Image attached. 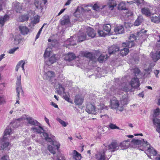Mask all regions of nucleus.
Returning a JSON list of instances; mask_svg holds the SVG:
<instances>
[{"label":"nucleus","instance_id":"6e6552de","mask_svg":"<svg viewBox=\"0 0 160 160\" xmlns=\"http://www.w3.org/2000/svg\"><path fill=\"white\" fill-rule=\"evenodd\" d=\"M107 150L104 149L103 152H99L95 155V158L97 160H105V155L108 156V153L107 152Z\"/></svg>","mask_w":160,"mask_h":160},{"label":"nucleus","instance_id":"2eb2a0df","mask_svg":"<svg viewBox=\"0 0 160 160\" xmlns=\"http://www.w3.org/2000/svg\"><path fill=\"white\" fill-rule=\"evenodd\" d=\"M75 58L76 56L73 53L69 52L65 55L64 58L65 61L69 62L75 59Z\"/></svg>","mask_w":160,"mask_h":160},{"label":"nucleus","instance_id":"4be33fe9","mask_svg":"<svg viewBox=\"0 0 160 160\" xmlns=\"http://www.w3.org/2000/svg\"><path fill=\"white\" fill-rule=\"evenodd\" d=\"M87 35L86 33L79 32L78 41L82 42L86 39Z\"/></svg>","mask_w":160,"mask_h":160},{"label":"nucleus","instance_id":"423d86ee","mask_svg":"<svg viewBox=\"0 0 160 160\" xmlns=\"http://www.w3.org/2000/svg\"><path fill=\"white\" fill-rule=\"evenodd\" d=\"M119 146L120 145L117 142H112L108 146L106 147L104 149H106V150H107L108 156L110 157L111 156V152H115L119 149Z\"/></svg>","mask_w":160,"mask_h":160},{"label":"nucleus","instance_id":"58836bf2","mask_svg":"<svg viewBox=\"0 0 160 160\" xmlns=\"http://www.w3.org/2000/svg\"><path fill=\"white\" fill-rule=\"evenodd\" d=\"M83 56L86 58H89L90 60H92L94 58L93 54L90 52H84Z\"/></svg>","mask_w":160,"mask_h":160},{"label":"nucleus","instance_id":"6e6d98bb","mask_svg":"<svg viewBox=\"0 0 160 160\" xmlns=\"http://www.w3.org/2000/svg\"><path fill=\"white\" fill-rule=\"evenodd\" d=\"M22 118H19L16 119H15L13 122H12L13 124H15L16 123H17L18 122L19 123L20 121H22Z\"/></svg>","mask_w":160,"mask_h":160},{"label":"nucleus","instance_id":"052dcab7","mask_svg":"<svg viewBox=\"0 0 160 160\" xmlns=\"http://www.w3.org/2000/svg\"><path fill=\"white\" fill-rule=\"evenodd\" d=\"M100 117L101 118H102V119H104L105 118H108V116L107 114H102L100 115Z\"/></svg>","mask_w":160,"mask_h":160},{"label":"nucleus","instance_id":"f3484780","mask_svg":"<svg viewBox=\"0 0 160 160\" xmlns=\"http://www.w3.org/2000/svg\"><path fill=\"white\" fill-rule=\"evenodd\" d=\"M141 12L143 15H144L147 17H150L152 15V12L150 9L147 7L142 8Z\"/></svg>","mask_w":160,"mask_h":160},{"label":"nucleus","instance_id":"39448f33","mask_svg":"<svg viewBox=\"0 0 160 160\" xmlns=\"http://www.w3.org/2000/svg\"><path fill=\"white\" fill-rule=\"evenodd\" d=\"M157 42L156 46L158 51L155 52H152V58L154 62H157L160 58V35H158L157 36Z\"/></svg>","mask_w":160,"mask_h":160},{"label":"nucleus","instance_id":"2f4dec72","mask_svg":"<svg viewBox=\"0 0 160 160\" xmlns=\"http://www.w3.org/2000/svg\"><path fill=\"white\" fill-rule=\"evenodd\" d=\"M147 151L148 152L151 156H154L157 154L156 151L154 150L152 147L148 148Z\"/></svg>","mask_w":160,"mask_h":160},{"label":"nucleus","instance_id":"5fc2aeb1","mask_svg":"<svg viewBox=\"0 0 160 160\" xmlns=\"http://www.w3.org/2000/svg\"><path fill=\"white\" fill-rule=\"evenodd\" d=\"M18 49V47H17L16 48L11 49L9 50V53L10 54H12L14 52Z\"/></svg>","mask_w":160,"mask_h":160},{"label":"nucleus","instance_id":"603ef678","mask_svg":"<svg viewBox=\"0 0 160 160\" xmlns=\"http://www.w3.org/2000/svg\"><path fill=\"white\" fill-rule=\"evenodd\" d=\"M46 24L44 23L43 24V26H42V27L39 29V31L38 32L37 34L36 35V39H37L39 37L40 35V34L41 32L42 29V28H43L44 26L45 25H46Z\"/></svg>","mask_w":160,"mask_h":160},{"label":"nucleus","instance_id":"b1692460","mask_svg":"<svg viewBox=\"0 0 160 160\" xmlns=\"http://www.w3.org/2000/svg\"><path fill=\"white\" fill-rule=\"evenodd\" d=\"M87 34L88 36L91 38H94L95 37L96 33L94 32L93 29L90 27H88L87 29Z\"/></svg>","mask_w":160,"mask_h":160},{"label":"nucleus","instance_id":"412c9836","mask_svg":"<svg viewBox=\"0 0 160 160\" xmlns=\"http://www.w3.org/2000/svg\"><path fill=\"white\" fill-rule=\"evenodd\" d=\"M114 31L116 34L122 33L124 31V27L122 25L116 27L114 29Z\"/></svg>","mask_w":160,"mask_h":160},{"label":"nucleus","instance_id":"774afa93","mask_svg":"<svg viewBox=\"0 0 160 160\" xmlns=\"http://www.w3.org/2000/svg\"><path fill=\"white\" fill-rule=\"evenodd\" d=\"M23 62H25V61L23 60H21L18 62V64H19V66L20 67L21 65H22Z\"/></svg>","mask_w":160,"mask_h":160},{"label":"nucleus","instance_id":"de8ad7c7","mask_svg":"<svg viewBox=\"0 0 160 160\" xmlns=\"http://www.w3.org/2000/svg\"><path fill=\"white\" fill-rule=\"evenodd\" d=\"M73 156L74 157H77L79 159L81 158V154L75 150H74L73 151Z\"/></svg>","mask_w":160,"mask_h":160},{"label":"nucleus","instance_id":"69168bd1","mask_svg":"<svg viewBox=\"0 0 160 160\" xmlns=\"http://www.w3.org/2000/svg\"><path fill=\"white\" fill-rule=\"evenodd\" d=\"M65 10V8H64V9H61V11H60V12L58 13V16H59L60 14H61L62 13L64 12V11Z\"/></svg>","mask_w":160,"mask_h":160},{"label":"nucleus","instance_id":"20e7f679","mask_svg":"<svg viewBox=\"0 0 160 160\" xmlns=\"http://www.w3.org/2000/svg\"><path fill=\"white\" fill-rule=\"evenodd\" d=\"M26 119L28 123L32 125H35L31 128L34 132H36L38 133L43 131L42 128L39 125L40 123L36 120H34L31 118H27Z\"/></svg>","mask_w":160,"mask_h":160},{"label":"nucleus","instance_id":"e433bc0d","mask_svg":"<svg viewBox=\"0 0 160 160\" xmlns=\"http://www.w3.org/2000/svg\"><path fill=\"white\" fill-rule=\"evenodd\" d=\"M119 144L120 145L119 149H125L128 148L129 146V144L128 143H126L125 141H123L122 142Z\"/></svg>","mask_w":160,"mask_h":160},{"label":"nucleus","instance_id":"bf43d9fd","mask_svg":"<svg viewBox=\"0 0 160 160\" xmlns=\"http://www.w3.org/2000/svg\"><path fill=\"white\" fill-rule=\"evenodd\" d=\"M17 97L16 98V103H19V100L20 99V92H19V94L18 95V93H17Z\"/></svg>","mask_w":160,"mask_h":160},{"label":"nucleus","instance_id":"aec40b11","mask_svg":"<svg viewBox=\"0 0 160 160\" xmlns=\"http://www.w3.org/2000/svg\"><path fill=\"white\" fill-rule=\"evenodd\" d=\"M19 29L21 33L23 35H26L28 34L29 32L28 28L23 25H20L19 27Z\"/></svg>","mask_w":160,"mask_h":160},{"label":"nucleus","instance_id":"7ed1b4c3","mask_svg":"<svg viewBox=\"0 0 160 160\" xmlns=\"http://www.w3.org/2000/svg\"><path fill=\"white\" fill-rule=\"evenodd\" d=\"M133 72L136 77L132 78L130 83L131 87L133 88H137L140 86L139 78H142L141 72L139 69L138 68H135L133 69Z\"/></svg>","mask_w":160,"mask_h":160},{"label":"nucleus","instance_id":"4d7b16f0","mask_svg":"<svg viewBox=\"0 0 160 160\" xmlns=\"http://www.w3.org/2000/svg\"><path fill=\"white\" fill-rule=\"evenodd\" d=\"M39 21V18L38 17H35L34 19V22L35 24L38 22Z\"/></svg>","mask_w":160,"mask_h":160},{"label":"nucleus","instance_id":"8fccbe9b","mask_svg":"<svg viewBox=\"0 0 160 160\" xmlns=\"http://www.w3.org/2000/svg\"><path fill=\"white\" fill-rule=\"evenodd\" d=\"M100 7L97 3L94 4L92 7V9L96 11H98L100 10Z\"/></svg>","mask_w":160,"mask_h":160},{"label":"nucleus","instance_id":"7c9ffc66","mask_svg":"<svg viewBox=\"0 0 160 160\" xmlns=\"http://www.w3.org/2000/svg\"><path fill=\"white\" fill-rule=\"evenodd\" d=\"M143 20L142 17V16L138 17L137 20L134 23V25L135 26H138L143 22Z\"/></svg>","mask_w":160,"mask_h":160},{"label":"nucleus","instance_id":"a878e982","mask_svg":"<svg viewBox=\"0 0 160 160\" xmlns=\"http://www.w3.org/2000/svg\"><path fill=\"white\" fill-rule=\"evenodd\" d=\"M103 29L106 32L107 34L109 35L112 34V32L111 31V26L110 24H106L103 25Z\"/></svg>","mask_w":160,"mask_h":160},{"label":"nucleus","instance_id":"cd10ccee","mask_svg":"<svg viewBox=\"0 0 160 160\" xmlns=\"http://www.w3.org/2000/svg\"><path fill=\"white\" fill-rule=\"evenodd\" d=\"M108 5L109 9L112 10L116 6V1L114 0H109L108 2Z\"/></svg>","mask_w":160,"mask_h":160},{"label":"nucleus","instance_id":"864d4df0","mask_svg":"<svg viewBox=\"0 0 160 160\" xmlns=\"http://www.w3.org/2000/svg\"><path fill=\"white\" fill-rule=\"evenodd\" d=\"M51 50L50 48H47L45 51L44 55L49 56L50 55V52Z\"/></svg>","mask_w":160,"mask_h":160},{"label":"nucleus","instance_id":"f03ea898","mask_svg":"<svg viewBox=\"0 0 160 160\" xmlns=\"http://www.w3.org/2000/svg\"><path fill=\"white\" fill-rule=\"evenodd\" d=\"M108 109V107L103 104H100L96 108L94 105L90 103L87 106L86 111L89 114H96L98 112L100 113H105V111H106Z\"/></svg>","mask_w":160,"mask_h":160},{"label":"nucleus","instance_id":"6ab92c4d","mask_svg":"<svg viewBox=\"0 0 160 160\" xmlns=\"http://www.w3.org/2000/svg\"><path fill=\"white\" fill-rule=\"evenodd\" d=\"M119 50V48L118 47L115 45L112 46L108 48V52L110 55L114 53Z\"/></svg>","mask_w":160,"mask_h":160},{"label":"nucleus","instance_id":"5701e85b","mask_svg":"<svg viewBox=\"0 0 160 160\" xmlns=\"http://www.w3.org/2000/svg\"><path fill=\"white\" fill-rule=\"evenodd\" d=\"M132 142L135 144L138 145H141V144L142 143V142H143V143L145 144L146 145L148 146L149 145V143L147 141H144V139L140 140L138 139H133L132 140Z\"/></svg>","mask_w":160,"mask_h":160},{"label":"nucleus","instance_id":"4c0bfd02","mask_svg":"<svg viewBox=\"0 0 160 160\" xmlns=\"http://www.w3.org/2000/svg\"><path fill=\"white\" fill-rule=\"evenodd\" d=\"M129 52L128 48H123L122 49H121L120 51V53L122 56H126L128 53Z\"/></svg>","mask_w":160,"mask_h":160},{"label":"nucleus","instance_id":"c756f323","mask_svg":"<svg viewBox=\"0 0 160 160\" xmlns=\"http://www.w3.org/2000/svg\"><path fill=\"white\" fill-rule=\"evenodd\" d=\"M150 18L151 21L152 22L156 23L160 22V15H159L151 17Z\"/></svg>","mask_w":160,"mask_h":160},{"label":"nucleus","instance_id":"f257e3e1","mask_svg":"<svg viewBox=\"0 0 160 160\" xmlns=\"http://www.w3.org/2000/svg\"><path fill=\"white\" fill-rule=\"evenodd\" d=\"M44 130L41 132L39 133L41 135V136L42 138H44L45 140L48 142L51 143L53 146L49 145L48 146V150L53 154L56 153V150H58L60 147V145L58 142L55 141H53L51 138L49 137V135L47 133L44 132Z\"/></svg>","mask_w":160,"mask_h":160},{"label":"nucleus","instance_id":"dca6fc26","mask_svg":"<svg viewBox=\"0 0 160 160\" xmlns=\"http://www.w3.org/2000/svg\"><path fill=\"white\" fill-rule=\"evenodd\" d=\"M55 74L54 72L51 71L45 72L44 74V77L47 80H48L49 81H50L52 78H53L55 77Z\"/></svg>","mask_w":160,"mask_h":160},{"label":"nucleus","instance_id":"338daca9","mask_svg":"<svg viewBox=\"0 0 160 160\" xmlns=\"http://www.w3.org/2000/svg\"><path fill=\"white\" fill-rule=\"evenodd\" d=\"M64 99L67 101L68 102H70L69 100H70V98H69L67 96H64Z\"/></svg>","mask_w":160,"mask_h":160},{"label":"nucleus","instance_id":"473e14b6","mask_svg":"<svg viewBox=\"0 0 160 160\" xmlns=\"http://www.w3.org/2000/svg\"><path fill=\"white\" fill-rule=\"evenodd\" d=\"M28 19V14H24L19 17L18 21L20 22H22L27 21Z\"/></svg>","mask_w":160,"mask_h":160},{"label":"nucleus","instance_id":"09e8293b","mask_svg":"<svg viewBox=\"0 0 160 160\" xmlns=\"http://www.w3.org/2000/svg\"><path fill=\"white\" fill-rule=\"evenodd\" d=\"M98 33L99 36L101 37H105L108 34L104 32L102 30H98Z\"/></svg>","mask_w":160,"mask_h":160},{"label":"nucleus","instance_id":"f704fd0d","mask_svg":"<svg viewBox=\"0 0 160 160\" xmlns=\"http://www.w3.org/2000/svg\"><path fill=\"white\" fill-rule=\"evenodd\" d=\"M120 91H123L126 92H132L133 91L132 88L130 87V86H126L124 87L120 88Z\"/></svg>","mask_w":160,"mask_h":160},{"label":"nucleus","instance_id":"f8f14e48","mask_svg":"<svg viewBox=\"0 0 160 160\" xmlns=\"http://www.w3.org/2000/svg\"><path fill=\"white\" fill-rule=\"evenodd\" d=\"M16 90L17 93H18L19 94V92H23V91L22 89L21 84V80L20 76L19 77L17 78V81L16 83Z\"/></svg>","mask_w":160,"mask_h":160},{"label":"nucleus","instance_id":"0e129e2a","mask_svg":"<svg viewBox=\"0 0 160 160\" xmlns=\"http://www.w3.org/2000/svg\"><path fill=\"white\" fill-rule=\"evenodd\" d=\"M51 105L55 108H58V106L53 102H52Z\"/></svg>","mask_w":160,"mask_h":160},{"label":"nucleus","instance_id":"a211bd4d","mask_svg":"<svg viewBox=\"0 0 160 160\" xmlns=\"http://www.w3.org/2000/svg\"><path fill=\"white\" fill-rule=\"evenodd\" d=\"M70 22L69 16L68 15H66L62 18L60 23L62 25H64L68 24Z\"/></svg>","mask_w":160,"mask_h":160},{"label":"nucleus","instance_id":"a19ab883","mask_svg":"<svg viewBox=\"0 0 160 160\" xmlns=\"http://www.w3.org/2000/svg\"><path fill=\"white\" fill-rule=\"evenodd\" d=\"M152 71V68L151 67H149L148 68L145 69L144 70V74L143 76L144 77H147L149 75Z\"/></svg>","mask_w":160,"mask_h":160},{"label":"nucleus","instance_id":"c9c22d12","mask_svg":"<svg viewBox=\"0 0 160 160\" xmlns=\"http://www.w3.org/2000/svg\"><path fill=\"white\" fill-rule=\"evenodd\" d=\"M11 132L12 130L10 128H8L6 129L4 132V134L3 138L4 140H5V138L7 139V138H8L7 135H9L11 134Z\"/></svg>","mask_w":160,"mask_h":160},{"label":"nucleus","instance_id":"37998d69","mask_svg":"<svg viewBox=\"0 0 160 160\" xmlns=\"http://www.w3.org/2000/svg\"><path fill=\"white\" fill-rule=\"evenodd\" d=\"M153 124L156 126L160 124V119L157 118H153L152 119Z\"/></svg>","mask_w":160,"mask_h":160},{"label":"nucleus","instance_id":"9b49d317","mask_svg":"<svg viewBox=\"0 0 160 160\" xmlns=\"http://www.w3.org/2000/svg\"><path fill=\"white\" fill-rule=\"evenodd\" d=\"M7 139L5 138L4 140L3 138V141L2 142L1 146V149L8 151L10 149L11 145L9 142L6 141Z\"/></svg>","mask_w":160,"mask_h":160},{"label":"nucleus","instance_id":"c85d7f7f","mask_svg":"<svg viewBox=\"0 0 160 160\" xmlns=\"http://www.w3.org/2000/svg\"><path fill=\"white\" fill-rule=\"evenodd\" d=\"M133 40H131V41H127L125 42L122 43V45L124 47H127L128 48H132L134 46Z\"/></svg>","mask_w":160,"mask_h":160},{"label":"nucleus","instance_id":"72a5a7b5","mask_svg":"<svg viewBox=\"0 0 160 160\" xmlns=\"http://www.w3.org/2000/svg\"><path fill=\"white\" fill-rule=\"evenodd\" d=\"M108 57L107 54H102L98 58V60L101 63L103 61H106Z\"/></svg>","mask_w":160,"mask_h":160},{"label":"nucleus","instance_id":"13d9d810","mask_svg":"<svg viewBox=\"0 0 160 160\" xmlns=\"http://www.w3.org/2000/svg\"><path fill=\"white\" fill-rule=\"evenodd\" d=\"M9 158L8 156V155H5L2 156L0 160H8Z\"/></svg>","mask_w":160,"mask_h":160},{"label":"nucleus","instance_id":"a18cd8bd","mask_svg":"<svg viewBox=\"0 0 160 160\" xmlns=\"http://www.w3.org/2000/svg\"><path fill=\"white\" fill-rule=\"evenodd\" d=\"M57 120L63 127H66L68 125V123H66L60 118H57Z\"/></svg>","mask_w":160,"mask_h":160},{"label":"nucleus","instance_id":"393cba45","mask_svg":"<svg viewBox=\"0 0 160 160\" xmlns=\"http://www.w3.org/2000/svg\"><path fill=\"white\" fill-rule=\"evenodd\" d=\"M13 7L17 12H20L22 9V5L18 2H15L13 4Z\"/></svg>","mask_w":160,"mask_h":160},{"label":"nucleus","instance_id":"79ce46f5","mask_svg":"<svg viewBox=\"0 0 160 160\" xmlns=\"http://www.w3.org/2000/svg\"><path fill=\"white\" fill-rule=\"evenodd\" d=\"M160 109L159 108H158L154 111V114L153 115V117L154 118H156L160 114Z\"/></svg>","mask_w":160,"mask_h":160},{"label":"nucleus","instance_id":"9d476101","mask_svg":"<svg viewBox=\"0 0 160 160\" xmlns=\"http://www.w3.org/2000/svg\"><path fill=\"white\" fill-rule=\"evenodd\" d=\"M84 100L83 97L79 95L75 96L74 102L76 105H81L82 103Z\"/></svg>","mask_w":160,"mask_h":160},{"label":"nucleus","instance_id":"bb28decb","mask_svg":"<svg viewBox=\"0 0 160 160\" xmlns=\"http://www.w3.org/2000/svg\"><path fill=\"white\" fill-rule=\"evenodd\" d=\"M9 16L7 14L4 16L1 17L0 18V25H1L2 26H3L5 22L9 20Z\"/></svg>","mask_w":160,"mask_h":160},{"label":"nucleus","instance_id":"49530a36","mask_svg":"<svg viewBox=\"0 0 160 160\" xmlns=\"http://www.w3.org/2000/svg\"><path fill=\"white\" fill-rule=\"evenodd\" d=\"M109 127L111 129H120L119 127L117 126L116 125L112 124V123H110L109 125Z\"/></svg>","mask_w":160,"mask_h":160},{"label":"nucleus","instance_id":"e2e57ef3","mask_svg":"<svg viewBox=\"0 0 160 160\" xmlns=\"http://www.w3.org/2000/svg\"><path fill=\"white\" fill-rule=\"evenodd\" d=\"M154 73L156 77H158V74L159 73V71L158 70H154Z\"/></svg>","mask_w":160,"mask_h":160},{"label":"nucleus","instance_id":"680f3d73","mask_svg":"<svg viewBox=\"0 0 160 160\" xmlns=\"http://www.w3.org/2000/svg\"><path fill=\"white\" fill-rule=\"evenodd\" d=\"M157 128L156 129V131L160 133V124L157 125Z\"/></svg>","mask_w":160,"mask_h":160},{"label":"nucleus","instance_id":"0eeeda50","mask_svg":"<svg viewBox=\"0 0 160 160\" xmlns=\"http://www.w3.org/2000/svg\"><path fill=\"white\" fill-rule=\"evenodd\" d=\"M121 97L120 98V106H119L118 109L120 111L122 112L123 110L124 106L127 105L128 103V96L126 95L125 94L122 95Z\"/></svg>","mask_w":160,"mask_h":160},{"label":"nucleus","instance_id":"4468645a","mask_svg":"<svg viewBox=\"0 0 160 160\" xmlns=\"http://www.w3.org/2000/svg\"><path fill=\"white\" fill-rule=\"evenodd\" d=\"M34 3L37 8L42 10L43 6L46 3V1L43 0H35Z\"/></svg>","mask_w":160,"mask_h":160},{"label":"nucleus","instance_id":"ddd939ff","mask_svg":"<svg viewBox=\"0 0 160 160\" xmlns=\"http://www.w3.org/2000/svg\"><path fill=\"white\" fill-rule=\"evenodd\" d=\"M55 55H53L49 58H46L45 59V62L48 66H50L54 63L56 61Z\"/></svg>","mask_w":160,"mask_h":160},{"label":"nucleus","instance_id":"c03bdc74","mask_svg":"<svg viewBox=\"0 0 160 160\" xmlns=\"http://www.w3.org/2000/svg\"><path fill=\"white\" fill-rule=\"evenodd\" d=\"M138 4H142L143 5H146L147 2L143 0H134Z\"/></svg>","mask_w":160,"mask_h":160},{"label":"nucleus","instance_id":"3c124183","mask_svg":"<svg viewBox=\"0 0 160 160\" xmlns=\"http://www.w3.org/2000/svg\"><path fill=\"white\" fill-rule=\"evenodd\" d=\"M5 102L4 97L3 96H0V105L4 104Z\"/></svg>","mask_w":160,"mask_h":160},{"label":"nucleus","instance_id":"ea45409f","mask_svg":"<svg viewBox=\"0 0 160 160\" xmlns=\"http://www.w3.org/2000/svg\"><path fill=\"white\" fill-rule=\"evenodd\" d=\"M118 8L120 10H125L126 7L125 2H120L118 5Z\"/></svg>","mask_w":160,"mask_h":160},{"label":"nucleus","instance_id":"1a4fd4ad","mask_svg":"<svg viewBox=\"0 0 160 160\" xmlns=\"http://www.w3.org/2000/svg\"><path fill=\"white\" fill-rule=\"evenodd\" d=\"M118 101L117 100V98L115 97H113L110 100V107L112 109H116L118 108H119L120 106Z\"/></svg>","mask_w":160,"mask_h":160}]
</instances>
